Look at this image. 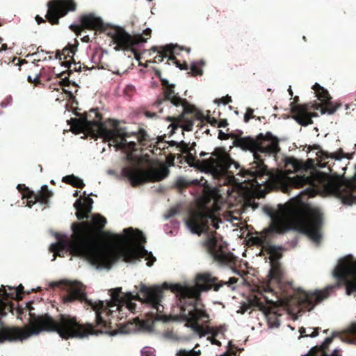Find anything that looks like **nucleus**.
<instances>
[{
    "instance_id": "1",
    "label": "nucleus",
    "mask_w": 356,
    "mask_h": 356,
    "mask_svg": "<svg viewBox=\"0 0 356 356\" xmlns=\"http://www.w3.org/2000/svg\"><path fill=\"white\" fill-rule=\"evenodd\" d=\"M106 219L99 214H93L91 221H83L71 225L72 238L67 234L60 236L56 234L57 243H51L49 250L54 253L51 261L57 256L63 257L64 250L72 256L86 260L92 268L98 271L110 270L119 260L129 264H136L144 259L148 267L153 266L156 257L152 252L147 250L144 243L146 238L143 233L132 227L125 228L122 233L115 234L108 232L106 235L115 243L124 245L120 248L116 245L102 247L91 236L93 228L101 232L106 224Z\"/></svg>"
},
{
    "instance_id": "2",
    "label": "nucleus",
    "mask_w": 356,
    "mask_h": 356,
    "mask_svg": "<svg viewBox=\"0 0 356 356\" xmlns=\"http://www.w3.org/2000/svg\"><path fill=\"white\" fill-rule=\"evenodd\" d=\"M122 287L111 289L108 291L109 299L92 301V304L89 305L95 311V321L97 325H106V321L101 315V310L108 309V313L111 316L113 313H116L117 311L120 314H122L123 304L127 302L126 299L138 300L148 305L152 309L150 313V318L154 315V313L162 312L161 302L163 296L160 285L154 284L152 286H147L145 284H140L139 292L142 294V297L138 293L134 294L131 291H127L124 296H122Z\"/></svg>"
},
{
    "instance_id": "3",
    "label": "nucleus",
    "mask_w": 356,
    "mask_h": 356,
    "mask_svg": "<svg viewBox=\"0 0 356 356\" xmlns=\"http://www.w3.org/2000/svg\"><path fill=\"white\" fill-rule=\"evenodd\" d=\"M33 300L28 301L24 307H18L17 312L19 316L24 314V309L29 312V323L31 326L38 329L44 327H55L56 332L58 334L60 337L64 339L70 338H79L84 339L90 335H99L106 333L102 330H93V325L92 323H86L84 327L80 324L76 317L70 315L61 314L58 321L50 316L48 313L35 314L32 312L35 310V307L31 305L33 303Z\"/></svg>"
},
{
    "instance_id": "4",
    "label": "nucleus",
    "mask_w": 356,
    "mask_h": 356,
    "mask_svg": "<svg viewBox=\"0 0 356 356\" xmlns=\"http://www.w3.org/2000/svg\"><path fill=\"white\" fill-rule=\"evenodd\" d=\"M258 136L264 138L261 144H259L254 138L248 136L245 138H236L232 142V146L240 147L243 150H249L252 153L254 161L250 164L251 167L248 172L250 177L257 179L255 180L257 185L262 186L269 180L268 170L259 154L276 153L279 150V140L270 131H267L265 136H263L262 134Z\"/></svg>"
},
{
    "instance_id": "5",
    "label": "nucleus",
    "mask_w": 356,
    "mask_h": 356,
    "mask_svg": "<svg viewBox=\"0 0 356 356\" xmlns=\"http://www.w3.org/2000/svg\"><path fill=\"white\" fill-rule=\"evenodd\" d=\"M262 209L271 220L270 226L266 229V232L284 234L289 231H296L305 234L316 244L320 243L322 238L320 229L323 224V220L319 209H311L307 216H297L291 220V225L286 227L281 225L279 218L275 216L270 207L265 206Z\"/></svg>"
},
{
    "instance_id": "6",
    "label": "nucleus",
    "mask_w": 356,
    "mask_h": 356,
    "mask_svg": "<svg viewBox=\"0 0 356 356\" xmlns=\"http://www.w3.org/2000/svg\"><path fill=\"white\" fill-rule=\"evenodd\" d=\"M67 122L71 125L73 131L76 133L96 127L99 137L102 138L104 141L113 140L115 142L114 146L116 149H122L129 152L134 150L136 146V142L127 141L125 139V138L129 137L131 135H136V132H128L126 131L125 127H115V130L108 129L105 123L99 120H88L87 117L80 119L71 118L67 120Z\"/></svg>"
},
{
    "instance_id": "7",
    "label": "nucleus",
    "mask_w": 356,
    "mask_h": 356,
    "mask_svg": "<svg viewBox=\"0 0 356 356\" xmlns=\"http://www.w3.org/2000/svg\"><path fill=\"white\" fill-rule=\"evenodd\" d=\"M108 26L113 28L106 32V34L111 38L110 45L115 44L114 50L115 51H120V50L131 51L134 53L136 59L139 60L140 56L133 47L147 42V39L143 37V34L138 33L136 36H133L126 31L123 27L111 23H105V28L102 31H105Z\"/></svg>"
},
{
    "instance_id": "8",
    "label": "nucleus",
    "mask_w": 356,
    "mask_h": 356,
    "mask_svg": "<svg viewBox=\"0 0 356 356\" xmlns=\"http://www.w3.org/2000/svg\"><path fill=\"white\" fill-rule=\"evenodd\" d=\"M160 288L170 290L176 294L177 305L180 309V314L179 316L174 318L175 322L188 321L190 318L194 317L191 315V312L195 309V300L189 298V295L191 293L190 285L164 282Z\"/></svg>"
},
{
    "instance_id": "9",
    "label": "nucleus",
    "mask_w": 356,
    "mask_h": 356,
    "mask_svg": "<svg viewBox=\"0 0 356 356\" xmlns=\"http://www.w3.org/2000/svg\"><path fill=\"white\" fill-rule=\"evenodd\" d=\"M160 288L170 290L176 294L177 305L180 309V314L179 316L174 318L175 322L188 321L190 318L194 317L191 315V312L195 309V300L189 298V295L191 293L190 285L164 282Z\"/></svg>"
},
{
    "instance_id": "10",
    "label": "nucleus",
    "mask_w": 356,
    "mask_h": 356,
    "mask_svg": "<svg viewBox=\"0 0 356 356\" xmlns=\"http://www.w3.org/2000/svg\"><path fill=\"white\" fill-rule=\"evenodd\" d=\"M169 172L168 167H162L156 170H144L138 165L124 167L121 171L122 176L127 177L134 186L148 181H159L163 180L168 176Z\"/></svg>"
},
{
    "instance_id": "11",
    "label": "nucleus",
    "mask_w": 356,
    "mask_h": 356,
    "mask_svg": "<svg viewBox=\"0 0 356 356\" xmlns=\"http://www.w3.org/2000/svg\"><path fill=\"white\" fill-rule=\"evenodd\" d=\"M221 220H217L214 214L209 211L200 210L193 214V220H186V227L193 234L201 235L207 231V227L211 224L215 229H218Z\"/></svg>"
},
{
    "instance_id": "12",
    "label": "nucleus",
    "mask_w": 356,
    "mask_h": 356,
    "mask_svg": "<svg viewBox=\"0 0 356 356\" xmlns=\"http://www.w3.org/2000/svg\"><path fill=\"white\" fill-rule=\"evenodd\" d=\"M62 284H65L67 286V295L63 298L65 302H70L77 300L81 302L84 301L88 305L92 304V300L87 298V294L83 290V288H85L86 286L80 282L63 279L59 281L50 282L49 286L54 288Z\"/></svg>"
},
{
    "instance_id": "13",
    "label": "nucleus",
    "mask_w": 356,
    "mask_h": 356,
    "mask_svg": "<svg viewBox=\"0 0 356 356\" xmlns=\"http://www.w3.org/2000/svg\"><path fill=\"white\" fill-rule=\"evenodd\" d=\"M205 243L211 255L218 263L227 264L233 261L234 254L228 250L227 243L209 237Z\"/></svg>"
},
{
    "instance_id": "14",
    "label": "nucleus",
    "mask_w": 356,
    "mask_h": 356,
    "mask_svg": "<svg viewBox=\"0 0 356 356\" xmlns=\"http://www.w3.org/2000/svg\"><path fill=\"white\" fill-rule=\"evenodd\" d=\"M48 13L46 18L52 24H56L59 22V18L66 15L70 11H74L76 5L73 1L66 0H54L49 1L47 4Z\"/></svg>"
},
{
    "instance_id": "15",
    "label": "nucleus",
    "mask_w": 356,
    "mask_h": 356,
    "mask_svg": "<svg viewBox=\"0 0 356 356\" xmlns=\"http://www.w3.org/2000/svg\"><path fill=\"white\" fill-rule=\"evenodd\" d=\"M211 288L210 286L202 285L197 282L195 286H191V293L189 295V298L195 300V309L191 312V315L194 316V317L190 318V321L208 319L209 318L210 316L206 310L205 305L201 299V293L204 291H209Z\"/></svg>"
},
{
    "instance_id": "16",
    "label": "nucleus",
    "mask_w": 356,
    "mask_h": 356,
    "mask_svg": "<svg viewBox=\"0 0 356 356\" xmlns=\"http://www.w3.org/2000/svg\"><path fill=\"white\" fill-rule=\"evenodd\" d=\"M350 254L341 258V280L346 276H352V279L346 284V293L348 296L356 295V261L348 258Z\"/></svg>"
},
{
    "instance_id": "17",
    "label": "nucleus",
    "mask_w": 356,
    "mask_h": 356,
    "mask_svg": "<svg viewBox=\"0 0 356 356\" xmlns=\"http://www.w3.org/2000/svg\"><path fill=\"white\" fill-rule=\"evenodd\" d=\"M69 27L75 32H76L78 29L103 31L105 28V23L100 17H97L93 13H89L80 17V24L73 22Z\"/></svg>"
},
{
    "instance_id": "18",
    "label": "nucleus",
    "mask_w": 356,
    "mask_h": 356,
    "mask_svg": "<svg viewBox=\"0 0 356 356\" xmlns=\"http://www.w3.org/2000/svg\"><path fill=\"white\" fill-rule=\"evenodd\" d=\"M355 168V174L349 179H346L343 185L338 187L342 202L348 206L356 202V165Z\"/></svg>"
},
{
    "instance_id": "19",
    "label": "nucleus",
    "mask_w": 356,
    "mask_h": 356,
    "mask_svg": "<svg viewBox=\"0 0 356 356\" xmlns=\"http://www.w3.org/2000/svg\"><path fill=\"white\" fill-rule=\"evenodd\" d=\"M339 286V284L335 283L327 285L323 290H316L314 292L305 293L302 300L305 309L312 310L316 304L329 296L331 290Z\"/></svg>"
},
{
    "instance_id": "20",
    "label": "nucleus",
    "mask_w": 356,
    "mask_h": 356,
    "mask_svg": "<svg viewBox=\"0 0 356 356\" xmlns=\"http://www.w3.org/2000/svg\"><path fill=\"white\" fill-rule=\"evenodd\" d=\"M308 104H298L292 107L291 111L293 113L292 118L300 125L307 127L313 123L312 118L318 115L316 113H309Z\"/></svg>"
},
{
    "instance_id": "21",
    "label": "nucleus",
    "mask_w": 356,
    "mask_h": 356,
    "mask_svg": "<svg viewBox=\"0 0 356 356\" xmlns=\"http://www.w3.org/2000/svg\"><path fill=\"white\" fill-rule=\"evenodd\" d=\"M308 149L309 151H316V154L320 158L321 160L332 159L337 161H341L343 159L350 160L353 156L352 154L344 153L341 149L335 153H329L328 152L323 150L322 147L318 144L310 145L309 146Z\"/></svg>"
},
{
    "instance_id": "22",
    "label": "nucleus",
    "mask_w": 356,
    "mask_h": 356,
    "mask_svg": "<svg viewBox=\"0 0 356 356\" xmlns=\"http://www.w3.org/2000/svg\"><path fill=\"white\" fill-rule=\"evenodd\" d=\"M92 204L93 200L90 197H86L83 202L81 200L77 199L74 204V207L76 210V217L79 220L88 219L89 214L92 210Z\"/></svg>"
},
{
    "instance_id": "23",
    "label": "nucleus",
    "mask_w": 356,
    "mask_h": 356,
    "mask_svg": "<svg viewBox=\"0 0 356 356\" xmlns=\"http://www.w3.org/2000/svg\"><path fill=\"white\" fill-rule=\"evenodd\" d=\"M218 165L220 169L219 171L217 169H202L201 172L205 173H210L213 178H216L218 175L225 173L228 169L231 168L234 161L226 154H221L218 156Z\"/></svg>"
},
{
    "instance_id": "24",
    "label": "nucleus",
    "mask_w": 356,
    "mask_h": 356,
    "mask_svg": "<svg viewBox=\"0 0 356 356\" xmlns=\"http://www.w3.org/2000/svg\"><path fill=\"white\" fill-rule=\"evenodd\" d=\"M312 88L316 91L318 99L325 105L330 106L331 97L328 91L322 87L319 83H316L313 85Z\"/></svg>"
},
{
    "instance_id": "25",
    "label": "nucleus",
    "mask_w": 356,
    "mask_h": 356,
    "mask_svg": "<svg viewBox=\"0 0 356 356\" xmlns=\"http://www.w3.org/2000/svg\"><path fill=\"white\" fill-rule=\"evenodd\" d=\"M165 99L170 101L174 106H179L182 102V98L177 92H175L174 88L168 87L164 92Z\"/></svg>"
},
{
    "instance_id": "26",
    "label": "nucleus",
    "mask_w": 356,
    "mask_h": 356,
    "mask_svg": "<svg viewBox=\"0 0 356 356\" xmlns=\"http://www.w3.org/2000/svg\"><path fill=\"white\" fill-rule=\"evenodd\" d=\"M179 48L181 51H184L185 49L183 47H179L177 44H168L164 46L160 47L161 50L158 51L159 53V56L156 57V58H159V62H163V58H166L167 56L165 54V52H169L171 54H175V48Z\"/></svg>"
},
{
    "instance_id": "27",
    "label": "nucleus",
    "mask_w": 356,
    "mask_h": 356,
    "mask_svg": "<svg viewBox=\"0 0 356 356\" xmlns=\"http://www.w3.org/2000/svg\"><path fill=\"white\" fill-rule=\"evenodd\" d=\"M8 288L10 289H15V291L11 292V293L8 292L6 290V286L2 285L1 287L0 288V291H2L1 295L4 296L6 298H10L12 299H17V298L22 299V297L20 296V293L24 291V286L22 284H19L17 287L8 286Z\"/></svg>"
},
{
    "instance_id": "28",
    "label": "nucleus",
    "mask_w": 356,
    "mask_h": 356,
    "mask_svg": "<svg viewBox=\"0 0 356 356\" xmlns=\"http://www.w3.org/2000/svg\"><path fill=\"white\" fill-rule=\"evenodd\" d=\"M203 192L208 198L218 200L221 197L222 191L217 186H211L207 183L203 188Z\"/></svg>"
},
{
    "instance_id": "29",
    "label": "nucleus",
    "mask_w": 356,
    "mask_h": 356,
    "mask_svg": "<svg viewBox=\"0 0 356 356\" xmlns=\"http://www.w3.org/2000/svg\"><path fill=\"white\" fill-rule=\"evenodd\" d=\"M197 321L198 320L186 321V323L185 324V327L191 329L195 334L199 336L200 338L209 335L210 332H207V329L204 330L197 323Z\"/></svg>"
},
{
    "instance_id": "30",
    "label": "nucleus",
    "mask_w": 356,
    "mask_h": 356,
    "mask_svg": "<svg viewBox=\"0 0 356 356\" xmlns=\"http://www.w3.org/2000/svg\"><path fill=\"white\" fill-rule=\"evenodd\" d=\"M154 325L155 321L153 318L151 323L145 321H139L137 326L138 330L145 333L152 334L154 332Z\"/></svg>"
},
{
    "instance_id": "31",
    "label": "nucleus",
    "mask_w": 356,
    "mask_h": 356,
    "mask_svg": "<svg viewBox=\"0 0 356 356\" xmlns=\"http://www.w3.org/2000/svg\"><path fill=\"white\" fill-rule=\"evenodd\" d=\"M193 120H187L184 124L179 125L177 123L172 122L169 127L171 128V131L170 132V136L173 135L175 134V130L181 127L184 131H190L192 130V128L193 127Z\"/></svg>"
},
{
    "instance_id": "32",
    "label": "nucleus",
    "mask_w": 356,
    "mask_h": 356,
    "mask_svg": "<svg viewBox=\"0 0 356 356\" xmlns=\"http://www.w3.org/2000/svg\"><path fill=\"white\" fill-rule=\"evenodd\" d=\"M63 182L71 184L76 187H82L84 186L83 180L74 175H67L62 178Z\"/></svg>"
},
{
    "instance_id": "33",
    "label": "nucleus",
    "mask_w": 356,
    "mask_h": 356,
    "mask_svg": "<svg viewBox=\"0 0 356 356\" xmlns=\"http://www.w3.org/2000/svg\"><path fill=\"white\" fill-rule=\"evenodd\" d=\"M39 192L40 194L35 197V202L43 203L45 200L53 195L52 192L51 191H48L47 184H43Z\"/></svg>"
},
{
    "instance_id": "34",
    "label": "nucleus",
    "mask_w": 356,
    "mask_h": 356,
    "mask_svg": "<svg viewBox=\"0 0 356 356\" xmlns=\"http://www.w3.org/2000/svg\"><path fill=\"white\" fill-rule=\"evenodd\" d=\"M299 332L300 334V336L298 337L299 339L302 337L315 338L318 335V328H305L302 327L299 329Z\"/></svg>"
},
{
    "instance_id": "35",
    "label": "nucleus",
    "mask_w": 356,
    "mask_h": 356,
    "mask_svg": "<svg viewBox=\"0 0 356 356\" xmlns=\"http://www.w3.org/2000/svg\"><path fill=\"white\" fill-rule=\"evenodd\" d=\"M13 307L10 302L0 298V318L6 317L9 312L13 311Z\"/></svg>"
},
{
    "instance_id": "36",
    "label": "nucleus",
    "mask_w": 356,
    "mask_h": 356,
    "mask_svg": "<svg viewBox=\"0 0 356 356\" xmlns=\"http://www.w3.org/2000/svg\"><path fill=\"white\" fill-rule=\"evenodd\" d=\"M277 182L282 188V191L284 193L288 191V185L293 184V180L290 177H285L283 175H279L277 177Z\"/></svg>"
},
{
    "instance_id": "37",
    "label": "nucleus",
    "mask_w": 356,
    "mask_h": 356,
    "mask_svg": "<svg viewBox=\"0 0 356 356\" xmlns=\"http://www.w3.org/2000/svg\"><path fill=\"white\" fill-rule=\"evenodd\" d=\"M76 50V49H75L74 47L72 45L70 44V45L65 47L63 49V54H60V51H58V50L56 51V59L61 60H62V56H64V58H67V57L70 56V54H74Z\"/></svg>"
},
{
    "instance_id": "38",
    "label": "nucleus",
    "mask_w": 356,
    "mask_h": 356,
    "mask_svg": "<svg viewBox=\"0 0 356 356\" xmlns=\"http://www.w3.org/2000/svg\"><path fill=\"white\" fill-rule=\"evenodd\" d=\"M136 307H137V305L134 302H132L130 301H127V302H124L122 314H120L119 312L117 311L116 312H118L117 317L118 318L122 319L124 317V315H127L126 310H127L129 312H134L135 309H136Z\"/></svg>"
},
{
    "instance_id": "39",
    "label": "nucleus",
    "mask_w": 356,
    "mask_h": 356,
    "mask_svg": "<svg viewBox=\"0 0 356 356\" xmlns=\"http://www.w3.org/2000/svg\"><path fill=\"white\" fill-rule=\"evenodd\" d=\"M268 327L269 329L277 328L280 325V321L275 314L266 315Z\"/></svg>"
},
{
    "instance_id": "40",
    "label": "nucleus",
    "mask_w": 356,
    "mask_h": 356,
    "mask_svg": "<svg viewBox=\"0 0 356 356\" xmlns=\"http://www.w3.org/2000/svg\"><path fill=\"white\" fill-rule=\"evenodd\" d=\"M162 337L169 341L175 342L184 340V338L178 337V335L172 330L166 331L162 334Z\"/></svg>"
},
{
    "instance_id": "41",
    "label": "nucleus",
    "mask_w": 356,
    "mask_h": 356,
    "mask_svg": "<svg viewBox=\"0 0 356 356\" xmlns=\"http://www.w3.org/2000/svg\"><path fill=\"white\" fill-rule=\"evenodd\" d=\"M195 280L197 282L203 281L207 283H211L216 282L217 277H213L210 273L198 274L195 277Z\"/></svg>"
},
{
    "instance_id": "42",
    "label": "nucleus",
    "mask_w": 356,
    "mask_h": 356,
    "mask_svg": "<svg viewBox=\"0 0 356 356\" xmlns=\"http://www.w3.org/2000/svg\"><path fill=\"white\" fill-rule=\"evenodd\" d=\"M189 186V179L184 176H179L176 179L173 186L179 189Z\"/></svg>"
},
{
    "instance_id": "43",
    "label": "nucleus",
    "mask_w": 356,
    "mask_h": 356,
    "mask_svg": "<svg viewBox=\"0 0 356 356\" xmlns=\"http://www.w3.org/2000/svg\"><path fill=\"white\" fill-rule=\"evenodd\" d=\"M198 65H204V60H200V61H193L191 63L190 69L193 74H197V75H202L203 73V71L201 68L197 67Z\"/></svg>"
},
{
    "instance_id": "44",
    "label": "nucleus",
    "mask_w": 356,
    "mask_h": 356,
    "mask_svg": "<svg viewBox=\"0 0 356 356\" xmlns=\"http://www.w3.org/2000/svg\"><path fill=\"white\" fill-rule=\"evenodd\" d=\"M346 333L354 339L348 341L350 343H356V323H353L346 329Z\"/></svg>"
},
{
    "instance_id": "45",
    "label": "nucleus",
    "mask_w": 356,
    "mask_h": 356,
    "mask_svg": "<svg viewBox=\"0 0 356 356\" xmlns=\"http://www.w3.org/2000/svg\"><path fill=\"white\" fill-rule=\"evenodd\" d=\"M184 354H188L190 356H199L200 354V350H195L194 349H191L189 350H186L185 349L178 350L176 353L177 355H182Z\"/></svg>"
},
{
    "instance_id": "46",
    "label": "nucleus",
    "mask_w": 356,
    "mask_h": 356,
    "mask_svg": "<svg viewBox=\"0 0 356 356\" xmlns=\"http://www.w3.org/2000/svg\"><path fill=\"white\" fill-rule=\"evenodd\" d=\"M141 356H156V350L149 346H145L140 350Z\"/></svg>"
},
{
    "instance_id": "47",
    "label": "nucleus",
    "mask_w": 356,
    "mask_h": 356,
    "mask_svg": "<svg viewBox=\"0 0 356 356\" xmlns=\"http://www.w3.org/2000/svg\"><path fill=\"white\" fill-rule=\"evenodd\" d=\"M178 316H179V314L177 315V316H166L157 315V316H156L154 318V319L155 323L157 322V321H162L163 323H168V322H170L171 321H175V320L174 318H176V317H178Z\"/></svg>"
},
{
    "instance_id": "48",
    "label": "nucleus",
    "mask_w": 356,
    "mask_h": 356,
    "mask_svg": "<svg viewBox=\"0 0 356 356\" xmlns=\"http://www.w3.org/2000/svg\"><path fill=\"white\" fill-rule=\"evenodd\" d=\"M180 212V205H177L174 207H172L169 212L164 215L163 218L165 220H168L170 218L178 214Z\"/></svg>"
},
{
    "instance_id": "49",
    "label": "nucleus",
    "mask_w": 356,
    "mask_h": 356,
    "mask_svg": "<svg viewBox=\"0 0 356 356\" xmlns=\"http://www.w3.org/2000/svg\"><path fill=\"white\" fill-rule=\"evenodd\" d=\"M237 136V135L233 132V131H231L230 133H228V134H226L225 132H223L222 130H218V138L220 140H225V139H227V138L230 137V138H236Z\"/></svg>"
},
{
    "instance_id": "50",
    "label": "nucleus",
    "mask_w": 356,
    "mask_h": 356,
    "mask_svg": "<svg viewBox=\"0 0 356 356\" xmlns=\"http://www.w3.org/2000/svg\"><path fill=\"white\" fill-rule=\"evenodd\" d=\"M207 183V181L205 180L203 177H202L200 179H189V186L190 185H200L204 187Z\"/></svg>"
},
{
    "instance_id": "51",
    "label": "nucleus",
    "mask_w": 356,
    "mask_h": 356,
    "mask_svg": "<svg viewBox=\"0 0 356 356\" xmlns=\"http://www.w3.org/2000/svg\"><path fill=\"white\" fill-rule=\"evenodd\" d=\"M186 100H183L182 99V102L180 103L179 106L181 105V107L183 108V113L184 115H186V114H191L193 113V109L191 108H189L188 106H186Z\"/></svg>"
},
{
    "instance_id": "52",
    "label": "nucleus",
    "mask_w": 356,
    "mask_h": 356,
    "mask_svg": "<svg viewBox=\"0 0 356 356\" xmlns=\"http://www.w3.org/2000/svg\"><path fill=\"white\" fill-rule=\"evenodd\" d=\"M254 112V110L252 108H248L246 113L244 115L243 119L245 122H248L250 118H252L253 116L252 115Z\"/></svg>"
},
{
    "instance_id": "53",
    "label": "nucleus",
    "mask_w": 356,
    "mask_h": 356,
    "mask_svg": "<svg viewBox=\"0 0 356 356\" xmlns=\"http://www.w3.org/2000/svg\"><path fill=\"white\" fill-rule=\"evenodd\" d=\"M207 332H209L210 335H211L213 338L216 337L219 333L220 330H218V327H209L207 328Z\"/></svg>"
},
{
    "instance_id": "54",
    "label": "nucleus",
    "mask_w": 356,
    "mask_h": 356,
    "mask_svg": "<svg viewBox=\"0 0 356 356\" xmlns=\"http://www.w3.org/2000/svg\"><path fill=\"white\" fill-rule=\"evenodd\" d=\"M211 283L213 284V290L215 291H218L221 287L226 285V283L224 281H221L218 283H216V282Z\"/></svg>"
},
{
    "instance_id": "55",
    "label": "nucleus",
    "mask_w": 356,
    "mask_h": 356,
    "mask_svg": "<svg viewBox=\"0 0 356 356\" xmlns=\"http://www.w3.org/2000/svg\"><path fill=\"white\" fill-rule=\"evenodd\" d=\"M139 132H140V136L138 137V140L141 141V140H147V138L148 137V134L146 133L145 129H140Z\"/></svg>"
},
{
    "instance_id": "56",
    "label": "nucleus",
    "mask_w": 356,
    "mask_h": 356,
    "mask_svg": "<svg viewBox=\"0 0 356 356\" xmlns=\"http://www.w3.org/2000/svg\"><path fill=\"white\" fill-rule=\"evenodd\" d=\"M340 107V104L337 105L335 106H331L327 108H326V113L327 115H332L334 114L337 109Z\"/></svg>"
},
{
    "instance_id": "57",
    "label": "nucleus",
    "mask_w": 356,
    "mask_h": 356,
    "mask_svg": "<svg viewBox=\"0 0 356 356\" xmlns=\"http://www.w3.org/2000/svg\"><path fill=\"white\" fill-rule=\"evenodd\" d=\"M225 98L228 99V102H225V101H224L222 99H216L215 100V103L218 104V105L220 104H222V105H226V104H229V102H232L231 97L227 95Z\"/></svg>"
},
{
    "instance_id": "58",
    "label": "nucleus",
    "mask_w": 356,
    "mask_h": 356,
    "mask_svg": "<svg viewBox=\"0 0 356 356\" xmlns=\"http://www.w3.org/2000/svg\"><path fill=\"white\" fill-rule=\"evenodd\" d=\"M339 350L337 348H335L332 350V352L330 354H327L325 353H322V355L320 356H341L339 353Z\"/></svg>"
},
{
    "instance_id": "59",
    "label": "nucleus",
    "mask_w": 356,
    "mask_h": 356,
    "mask_svg": "<svg viewBox=\"0 0 356 356\" xmlns=\"http://www.w3.org/2000/svg\"><path fill=\"white\" fill-rule=\"evenodd\" d=\"M160 80L162 82V84H163V86L172 87V88H175V83H170L167 79H165V78L162 77V78H161Z\"/></svg>"
},
{
    "instance_id": "60",
    "label": "nucleus",
    "mask_w": 356,
    "mask_h": 356,
    "mask_svg": "<svg viewBox=\"0 0 356 356\" xmlns=\"http://www.w3.org/2000/svg\"><path fill=\"white\" fill-rule=\"evenodd\" d=\"M72 64L76 65V64H79V63H76L74 60L73 61L69 60V61H65V62L61 63L60 66L63 67L69 68L71 67V65Z\"/></svg>"
},
{
    "instance_id": "61",
    "label": "nucleus",
    "mask_w": 356,
    "mask_h": 356,
    "mask_svg": "<svg viewBox=\"0 0 356 356\" xmlns=\"http://www.w3.org/2000/svg\"><path fill=\"white\" fill-rule=\"evenodd\" d=\"M40 76V72H38V74H35V77H32L31 75H28L27 76V80L29 81V82H35L38 80L39 77Z\"/></svg>"
},
{
    "instance_id": "62",
    "label": "nucleus",
    "mask_w": 356,
    "mask_h": 356,
    "mask_svg": "<svg viewBox=\"0 0 356 356\" xmlns=\"http://www.w3.org/2000/svg\"><path fill=\"white\" fill-rule=\"evenodd\" d=\"M332 341V338H330V337L325 338L322 343V347L323 348H325Z\"/></svg>"
},
{
    "instance_id": "63",
    "label": "nucleus",
    "mask_w": 356,
    "mask_h": 356,
    "mask_svg": "<svg viewBox=\"0 0 356 356\" xmlns=\"http://www.w3.org/2000/svg\"><path fill=\"white\" fill-rule=\"evenodd\" d=\"M269 249L271 252H276L277 250H282L283 247L282 245H270Z\"/></svg>"
},
{
    "instance_id": "64",
    "label": "nucleus",
    "mask_w": 356,
    "mask_h": 356,
    "mask_svg": "<svg viewBox=\"0 0 356 356\" xmlns=\"http://www.w3.org/2000/svg\"><path fill=\"white\" fill-rule=\"evenodd\" d=\"M250 308V306L249 304L248 303H245L244 302L242 306H241V313H245V312H247L249 309Z\"/></svg>"
}]
</instances>
